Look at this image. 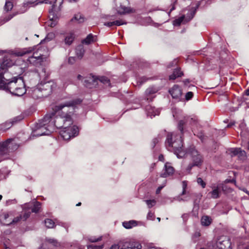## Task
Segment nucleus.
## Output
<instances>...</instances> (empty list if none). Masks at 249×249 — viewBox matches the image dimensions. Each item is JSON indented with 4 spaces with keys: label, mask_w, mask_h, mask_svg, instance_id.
<instances>
[{
    "label": "nucleus",
    "mask_w": 249,
    "mask_h": 249,
    "mask_svg": "<svg viewBox=\"0 0 249 249\" xmlns=\"http://www.w3.org/2000/svg\"><path fill=\"white\" fill-rule=\"evenodd\" d=\"M174 172V168L171 166L169 163H165L164 165V169L162 173L160 174V177L162 178H167L168 176L172 175Z\"/></svg>",
    "instance_id": "4468645a"
},
{
    "label": "nucleus",
    "mask_w": 249,
    "mask_h": 249,
    "mask_svg": "<svg viewBox=\"0 0 249 249\" xmlns=\"http://www.w3.org/2000/svg\"><path fill=\"white\" fill-rule=\"evenodd\" d=\"M79 99H75L64 104L55 106L53 108V111L47 114L42 119V124H55L59 123L58 120L62 119L64 124H72L73 107L81 102Z\"/></svg>",
    "instance_id": "f257e3e1"
},
{
    "label": "nucleus",
    "mask_w": 249,
    "mask_h": 249,
    "mask_svg": "<svg viewBox=\"0 0 249 249\" xmlns=\"http://www.w3.org/2000/svg\"><path fill=\"white\" fill-rule=\"evenodd\" d=\"M183 126L178 125V129L181 134H177L175 132L169 133L165 141V146L168 150L174 152L178 158H182L185 155V152L182 149L181 136L184 129Z\"/></svg>",
    "instance_id": "f03ea898"
},
{
    "label": "nucleus",
    "mask_w": 249,
    "mask_h": 249,
    "mask_svg": "<svg viewBox=\"0 0 249 249\" xmlns=\"http://www.w3.org/2000/svg\"><path fill=\"white\" fill-rule=\"evenodd\" d=\"M119 246L117 244H114L109 249H119Z\"/></svg>",
    "instance_id": "e2e57ef3"
},
{
    "label": "nucleus",
    "mask_w": 249,
    "mask_h": 249,
    "mask_svg": "<svg viewBox=\"0 0 249 249\" xmlns=\"http://www.w3.org/2000/svg\"><path fill=\"white\" fill-rule=\"evenodd\" d=\"M16 15V14H12V15H9L8 16L6 17L5 18H0V25H2L4 23L9 21L10 19H11L15 16Z\"/></svg>",
    "instance_id": "f704fd0d"
},
{
    "label": "nucleus",
    "mask_w": 249,
    "mask_h": 249,
    "mask_svg": "<svg viewBox=\"0 0 249 249\" xmlns=\"http://www.w3.org/2000/svg\"><path fill=\"white\" fill-rule=\"evenodd\" d=\"M146 110L147 111V116H150L151 118L152 116H155L160 114V111L159 109H156L154 107L148 106L146 107Z\"/></svg>",
    "instance_id": "a211bd4d"
},
{
    "label": "nucleus",
    "mask_w": 249,
    "mask_h": 249,
    "mask_svg": "<svg viewBox=\"0 0 249 249\" xmlns=\"http://www.w3.org/2000/svg\"><path fill=\"white\" fill-rule=\"evenodd\" d=\"M176 63H177L176 60H174L170 64V65L168 66V67L169 68L173 66L174 65H176Z\"/></svg>",
    "instance_id": "774afa93"
},
{
    "label": "nucleus",
    "mask_w": 249,
    "mask_h": 249,
    "mask_svg": "<svg viewBox=\"0 0 249 249\" xmlns=\"http://www.w3.org/2000/svg\"><path fill=\"white\" fill-rule=\"evenodd\" d=\"M99 81L107 86H110V81L105 76H102L97 79Z\"/></svg>",
    "instance_id": "c9c22d12"
},
{
    "label": "nucleus",
    "mask_w": 249,
    "mask_h": 249,
    "mask_svg": "<svg viewBox=\"0 0 249 249\" xmlns=\"http://www.w3.org/2000/svg\"><path fill=\"white\" fill-rule=\"evenodd\" d=\"M187 152L190 154L192 161V163L189 164L186 168V171L190 173L193 167L201 166L203 162L204 158L203 155L193 145L187 149Z\"/></svg>",
    "instance_id": "39448f33"
},
{
    "label": "nucleus",
    "mask_w": 249,
    "mask_h": 249,
    "mask_svg": "<svg viewBox=\"0 0 249 249\" xmlns=\"http://www.w3.org/2000/svg\"><path fill=\"white\" fill-rule=\"evenodd\" d=\"M9 128L10 127L6 128L5 125H0V133H3Z\"/></svg>",
    "instance_id": "864d4df0"
},
{
    "label": "nucleus",
    "mask_w": 249,
    "mask_h": 249,
    "mask_svg": "<svg viewBox=\"0 0 249 249\" xmlns=\"http://www.w3.org/2000/svg\"><path fill=\"white\" fill-rule=\"evenodd\" d=\"M239 156V157H241V158H244L246 156V153L244 151H242L241 149H240V153L238 154V155Z\"/></svg>",
    "instance_id": "5fc2aeb1"
},
{
    "label": "nucleus",
    "mask_w": 249,
    "mask_h": 249,
    "mask_svg": "<svg viewBox=\"0 0 249 249\" xmlns=\"http://www.w3.org/2000/svg\"><path fill=\"white\" fill-rule=\"evenodd\" d=\"M19 146V144L16 139L10 138L0 142V161L5 159L2 158L3 156L17 150Z\"/></svg>",
    "instance_id": "7ed1b4c3"
},
{
    "label": "nucleus",
    "mask_w": 249,
    "mask_h": 249,
    "mask_svg": "<svg viewBox=\"0 0 249 249\" xmlns=\"http://www.w3.org/2000/svg\"><path fill=\"white\" fill-rule=\"evenodd\" d=\"M182 111L180 110H177L176 108L173 110V117L175 119L178 120V124H193L199 123L197 118L196 117H185L183 120L181 119L180 115Z\"/></svg>",
    "instance_id": "1a4fd4ad"
},
{
    "label": "nucleus",
    "mask_w": 249,
    "mask_h": 249,
    "mask_svg": "<svg viewBox=\"0 0 249 249\" xmlns=\"http://www.w3.org/2000/svg\"><path fill=\"white\" fill-rule=\"evenodd\" d=\"M19 76H14L11 79H7L6 77L2 81L1 88L0 89L9 90L10 92L18 86V81L19 80Z\"/></svg>",
    "instance_id": "9d476101"
},
{
    "label": "nucleus",
    "mask_w": 249,
    "mask_h": 249,
    "mask_svg": "<svg viewBox=\"0 0 249 249\" xmlns=\"http://www.w3.org/2000/svg\"><path fill=\"white\" fill-rule=\"evenodd\" d=\"M75 38L74 34L73 33H69L64 35L62 42L67 46H70Z\"/></svg>",
    "instance_id": "2eb2a0df"
},
{
    "label": "nucleus",
    "mask_w": 249,
    "mask_h": 249,
    "mask_svg": "<svg viewBox=\"0 0 249 249\" xmlns=\"http://www.w3.org/2000/svg\"><path fill=\"white\" fill-rule=\"evenodd\" d=\"M183 75V72L178 69H176L173 73L169 76L170 80H175L177 77H180Z\"/></svg>",
    "instance_id": "5701e85b"
},
{
    "label": "nucleus",
    "mask_w": 249,
    "mask_h": 249,
    "mask_svg": "<svg viewBox=\"0 0 249 249\" xmlns=\"http://www.w3.org/2000/svg\"><path fill=\"white\" fill-rule=\"evenodd\" d=\"M23 210L24 211V213L22 215V220L25 221L30 216L31 212L27 208L26 204L23 206Z\"/></svg>",
    "instance_id": "b1692460"
},
{
    "label": "nucleus",
    "mask_w": 249,
    "mask_h": 249,
    "mask_svg": "<svg viewBox=\"0 0 249 249\" xmlns=\"http://www.w3.org/2000/svg\"><path fill=\"white\" fill-rule=\"evenodd\" d=\"M142 246L136 242H125L120 249H141Z\"/></svg>",
    "instance_id": "dca6fc26"
},
{
    "label": "nucleus",
    "mask_w": 249,
    "mask_h": 249,
    "mask_svg": "<svg viewBox=\"0 0 249 249\" xmlns=\"http://www.w3.org/2000/svg\"><path fill=\"white\" fill-rule=\"evenodd\" d=\"M21 220H22V214H20L19 216H17L16 217L14 218L12 220H11L10 222L6 221L4 223V225L9 226V225H10L12 224H16Z\"/></svg>",
    "instance_id": "2f4dec72"
},
{
    "label": "nucleus",
    "mask_w": 249,
    "mask_h": 249,
    "mask_svg": "<svg viewBox=\"0 0 249 249\" xmlns=\"http://www.w3.org/2000/svg\"><path fill=\"white\" fill-rule=\"evenodd\" d=\"M197 182L198 184L200 185L203 188L205 187L206 183L201 178H197Z\"/></svg>",
    "instance_id": "de8ad7c7"
},
{
    "label": "nucleus",
    "mask_w": 249,
    "mask_h": 249,
    "mask_svg": "<svg viewBox=\"0 0 249 249\" xmlns=\"http://www.w3.org/2000/svg\"><path fill=\"white\" fill-rule=\"evenodd\" d=\"M40 57H41V56H35V54H34V55H33V56H32V57H30V58H29V61L30 62H31V59H33V58H36V59H40Z\"/></svg>",
    "instance_id": "0e129e2a"
},
{
    "label": "nucleus",
    "mask_w": 249,
    "mask_h": 249,
    "mask_svg": "<svg viewBox=\"0 0 249 249\" xmlns=\"http://www.w3.org/2000/svg\"><path fill=\"white\" fill-rule=\"evenodd\" d=\"M25 204L28 209L31 210V212L35 213H37L39 212L41 206V203L37 201Z\"/></svg>",
    "instance_id": "f3484780"
},
{
    "label": "nucleus",
    "mask_w": 249,
    "mask_h": 249,
    "mask_svg": "<svg viewBox=\"0 0 249 249\" xmlns=\"http://www.w3.org/2000/svg\"><path fill=\"white\" fill-rule=\"evenodd\" d=\"M18 81V86L15 89L12 90L10 93L18 96H21L26 93V89L25 88V84L22 77H19V80Z\"/></svg>",
    "instance_id": "9b49d317"
},
{
    "label": "nucleus",
    "mask_w": 249,
    "mask_h": 249,
    "mask_svg": "<svg viewBox=\"0 0 249 249\" xmlns=\"http://www.w3.org/2000/svg\"><path fill=\"white\" fill-rule=\"evenodd\" d=\"M159 142V140L158 138H156L153 139L151 143V146L152 148H154L156 146V144H157Z\"/></svg>",
    "instance_id": "8fccbe9b"
},
{
    "label": "nucleus",
    "mask_w": 249,
    "mask_h": 249,
    "mask_svg": "<svg viewBox=\"0 0 249 249\" xmlns=\"http://www.w3.org/2000/svg\"><path fill=\"white\" fill-rule=\"evenodd\" d=\"M231 152L233 156L238 155V154L240 152V148H232L231 149Z\"/></svg>",
    "instance_id": "49530a36"
},
{
    "label": "nucleus",
    "mask_w": 249,
    "mask_h": 249,
    "mask_svg": "<svg viewBox=\"0 0 249 249\" xmlns=\"http://www.w3.org/2000/svg\"><path fill=\"white\" fill-rule=\"evenodd\" d=\"M131 12V9L130 7H127L125 6L121 7V9L118 11V13L121 15L129 13Z\"/></svg>",
    "instance_id": "e433bc0d"
},
{
    "label": "nucleus",
    "mask_w": 249,
    "mask_h": 249,
    "mask_svg": "<svg viewBox=\"0 0 249 249\" xmlns=\"http://www.w3.org/2000/svg\"><path fill=\"white\" fill-rule=\"evenodd\" d=\"M9 213H3V216L4 219V220H6L7 219H8L9 217Z\"/></svg>",
    "instance_id": "69168bd1"
},
{
    "label": "nucleus",
    "mask_w": 249,
    "mask_h": 249,
    "mask_svg": "<svg viewBox=\"0 0 249 249\" xmlns=\"http://www.w3.org/2000/svg\"><path fill=\"white\" fill-rule=\"evenodd\" d=\"M216 245L219 249H231L230 239L227 236L220 237L216 241Z\"/></svg>",
    "instance_id": "f8f14e48"
},
{
    "label": "nucleus",
    "mask_w": 249,
    "mask_h": 249,
    "mask_svg": "<svg viewBox=\"0 0 249 249\" xmlns=\"http://www.w3.org/2000/svg\"><path fill=\"white\" fill-rule=\"evenodd\" d=\"M57 129H60L59 134L61 137L65 140H69L71 137H74L78 134L79 128L77 125H68L67 127L62 126Z\"/></svg>",
    "instance_id": "6e6552de"
},
{
    "label": "nucleus",
    "mask_w": 249,
    "mask_h": 249,
    "mask_svg": "<svg viewBox=\"0 0 249 249\" xmlns=\"http://www.w3.org/2000/svg\"><path fill=\"white\" fill-rule=\"evenodd\" d=\"M145 202H146V203L148 207L149 208H150L152 207L156 203V201L154 199H152V200H145Z\"/></svg>",
    "instance_id": "58836bf2"
},
{
    "label": "nucleus",
    "mask_w": 249,
    "mask_h": 249,
    "mask_svg": "<svg viewBox=\"0 0 249 249\" xmlns=\"http://www.w3.org/2000/svg\"><path fill=\"white\" fill-rule=\"evenodd\" d=\"M102 239V236H100L98 238H95V237H90L88 238V240L90 242H97Z\"/></svg>",
    "instance_id": "a19ab883"
},
{
    "label": "nucleus",
    "mask_w": 249,
    "mask_h": 249,
    "mask_svg": "<svg viewBox=\"0 0 249 249\" xmlns=\"http://www.w3.org/2000/svg\"><path fill=\"white\" fill-rule=\"evenodd\" d=\"M46 242H47L49 243L53 244V246H56L57 244V241L53 238H46Z\"/></svg>",
    "instance_id": "37998d69"
},
{
    "label": "nucleus",
    "mask_w": 249,
    "mask_h": 249,
    "mask_svg": "<svg viewBox=\"0 0 249 249\" xmlns=\"http://www.w3.org/2000/svg\"><path fill=\"white\" fill-rule=\"evenodd\" d=\"M104 247V245L101 246H95L93 245H90L88 246V249H102Z\"/></svg>",
    "instance_id": "79ce46f5"
},
{
    "label": "nucleus",
    "mask_w": 249,
    "mask_h": 249,
    "mask_svg": "<svg viewBox=\"0 0 249 249\" xmlns=\"http://www.w3.org/2000/svg\"><path fill=\"white\" fill-rule=\"evenodd\" d=\"M193 96V93L191 91H189L186 93L185 95V99L187 101H188L192 99Z\"/></svg>",
    "instance_id": "09e8293b"
},
{
    "label": "nucleus",
    "mask_w": 249,
    "mask_h": 249,
    "mask_svg": "<svg viewBox=\"0 0 249 249\" xmlns=\"http://www.w3.org/2000/svg\"><path fill=\"white\" fill-rule=\"evenodd\" d=\"M169 92L173 99L178 101L180 100L182 92L181 88L179 86L175 85L169 90Z\"/></svg>",
    "instance_id": "ddd939ff"
},
{
    "label": "nucleus",
    "mask_w": 249,
    "mask_h": 249,
    "mask_svg": "<svg viewBox=\"0 0 249 249\" xmlns=\"http://www.w3.org/2000/svg\"><path fill=\"white\" fill-rule=\"evenodd\" d=\"M189 214L188 213H184L182 215V218H183L184 221L187 220Z\"/></svg>",
    "instance_id": "052dcab7"
},
{
    "label": "nucleus",
    "mask_w": 249,
    "mask_h": 249,
    "mask_svg": "<svg viewBox=\"0 0 249 249\" xmlns=\"http://www.w3.org/2000/svg\"><path fill=\"white\" fill-rule=\"evenodd\" d=\"M84 53L85 50L83 46L80 45L76 48V54L79 59H81L83 57Z\"/></svg>",
    "instance_id": "393cba45"
},
{
    "label": "nucleus",
    "mask_w": 249,
    "mask_h": 249,
    "mask_svg": "<svg viewBox=\"0 0 249 249\" xmlns=\"http://www.w3.org/2000/svg\"><path fill=\"white\" fill-rule=\"evenodd\" d=\"M56 130V125H34L32 127V135L36 137L49 135Z\"/></svg>",
    "instance_id": "0eeeda50"
},
{
    "label": "nucleus",
    "mask_w": 249,
    "mask_h": 249,
    "mask_svg": "<svg viewBox=\"0 0 249 249\" xmlns=\"http://www.w3.org/2000/svg\"><path fill=\"white\" fill-rule=\"evenodd\" d=\"M201 1H198L197 2L195 7L190 8V15L188 16V19H192L194 17L197 9L198 8L201 4Z\"/></svg>",
    "instance_id": "412c9836"
},
{
    "label": "nucleus",
    "mask_w": 249,
    "mask_h": 249,
    "mask_svg": "<svg viewBox=\"0 0 249 249\" xmlns=\"http://www.w3.org/2000/svg\"><path fill=\"white\" fill-rule=\"evenodd\" d=\"M190 8H189V9L188 10V13L185 15V22H188L190 20H191V19H188V16H190Z\"/></svg>",
    "instance_id": "6e6d98bb"
},
{
    "label": "nucleus",
    "mask_w": 249,
    "mask_h": 249,
    "mask_svg": "<svg viewBox=\"0 0 249 249\" xmlns=\"http://www.w3.org/2000/svg\"><path fill=\"white\" fill-rule=\"evenodd\" d=\"M33 51V49L32 48H25L21 51L16 52L14 54L16 56H22L26 53H31Z\"/></svg>",
    "instance_id": "4be33fe9"
},
{
    "label": "nucleus",
    "mask_w": 249,
    "mask_h": 249,
    "mask_svg": "<svg viewBox=\"0 0 249 249\" xmlns=\"http://www.w3.org/2000/svg\"><path fill=\"white\" fill-rule=\"evenodd\" d=\"M54 16L50 19V22L48 23V26L51 27H53L56 25L57 22L55 20L53 19Z\"/></svg>",
    "instance_id": "a18cd8bd"
},
{
    "label": "nucleus",
    "mask_w": 249,
    "mask_h": 249,
    "mask_svg": "<svg viewBox=\"0 0 249 249\" xmlns=\"http://www.w3.org/2000/svg\"><path fill=\"white\" fill-rule=\"evenodd\" d=\"M54 86L51 81L41 83L34 90L33 96H36L37 98L46 97L52 93Z\"/></svg>",
    "instance_id": "423d86ee"
},
{
    "label": "nucleus",
    "mask_w": 249,
    "mask_h": 249,
    "mask_svg": "<svg viewBox=\"0 0 249 249\" xmlns=\"http://www.w3.org/2000/svg\"><path fill=\"white\" fill-rule=\"evenodd\" d=\"M13 7V4L10 1H6L4 6V10L6 12H8L12 10Z\"/></svg>",
    "instance_id": "4c0bfd02"
},
{
    "label": "nucleus",
    "mask_w": 249,
    "mask_h": 249,
    "mask_svg": "<svg viewBox=\"0 0 249 249\" xmlns=\"http://www.w3.org/2000/svg\"><path fill=\"white\" fill-rule=\"evenodd\" d=\"M185 14H184L178 18L176 19L173 22L174 25L178 26L182 22L185 23Z\"/></svg>",
    "instance_id": "473e14b6"
},
{
    "label": "nucleus",
    "mask_w": 249,
    "mask_h": 249,
    "mask_svg": "<svg viewBox=\"0 0 249 249\" xmlns=\"http://www.w3.org/2000/svg\"><path fill=\"white\" fill-rule=\"evenodd\" d=\"M182 189H186L187 186V181L184 180L182 182Z\"/></svg>",
    "instance_id": "13d9d810"
},
{
    "label": "nucleus",
    "mask_w": 249,
    "mask_h": 249,
    "mask_svg": "<svg viewBox=\"0 0 249 249\" xmlns=\"http://www.w3.org/2000/svg\"><path fill=\"white\" fill-rule=\"evenodd\" d=\"M12 55L7 56L0 59V82L4 81V79L6 77L4 76V74L6 71L9 68L14 67L15 70H20V67L15 65L16 61L13 58ZM0 88H1V84H0Z\"/></svg>",
    "instance_id": "20e7f679"
},
{
    "label": "nucleus",
    "mask_w": 249,
    "mask_h": 249,
    "mask_svg": "<svg viewBox=\"0 0 249 249\" xmlns=\"http://www.w3.org/2000/svg\"><path fill=\"white\" fill-rule=\"evenodd\" d=\"M54 37V34L53 33H49L47 35L46 38L44 40L41 41V43H42L43 41H50Z\"/></svg>",
    "instance_id": "ea45409f"
},
{
    "label": "nucleus",
    "mask_w": 249,
    "mask_h": 249,
    "mask_svg": "<svg viewBox=\"0 0 249 249\" xmlns=\"http://www.w3.org/2000/svg\"><path fill=\"white\" fill-rule=\"evenodd\" d=\"M76 61L75 57H70L68 59V62L70 64H73Z\"/></svg>",
    "instance_id": "603ef678"
},
{
    "label": "nucleus",
    "mask_w": 249,
    "mask_h": 249,
    "mask_svg": "<svg viewBox=\"0 0 249 249\" xmlns=\"http://www.w3.org/2000/svg\"><path fill=\"white\" fill-rule=\"evenodd\" d=\"M158 90V88L154 86H152L148 88L145 90V93L146 95H150L156 93Z\"/></svg>",
    "instance_id": "c756f323"
},
{
    "label": "nucleus",
    "mask_w": 249,
    "mask_h": 249,
    "mask_svg": "<svg viewBox=\"0 0 249 249\" xmlns=\"http://www.w3.org/2000/svg\"><path fill=\"white\" fill-rule=\"evenodd\" d=\"M209 194H211V197L214 199L217 198L219 196V191L218 186L213 187V191L210 192Z\"/></svg>",
    "instance_id": "a878e982"
},
{
    "label": "nucleus",
    "mask_w": 249,
    "mask_h": 249,
    "mask_svg": "<svg viewBox=\"0 0 249 249\" xmlns=\"http://www.w3.org/2000/svg\"><path fill=\"white\" fill-rule=\"evenodd\" d=\"M44 223L47 228H53L55 226L54 222L51 219L49 218L45 219Z\"/></svg>",
    "instance_id": "72a5a7b5"
},
{
    "label": "nucleus",
    "mask_w": 249,
    "mask_h": 249,
    "mask_svg": "<svg viewBox=\"0 0 249 249\" xmlns=\"http://www.w3.org/2000/svg\"><path fill=\"white\" fill-rule=\"evenodd\" d=\"M61 226L64 227L65 229H67L69 227V224L66 223H61V224H59Z\"/></svg>",
    "instance_id": "680f3d73"
},
{
    "label": "nucleus",
    "mask_w": 249,
    "mask_h": 249,
    "mask_svg": "<svg viewBox=\"0 0 249 249\" xmlns=\"http://www.w3.org/2000/svg\"><path fill=\"white\" fill-rule=\"evenodd\" d=\"M38 4V3L36 2V1H28L27 2H24L23 3V7L24 8H25L24 12L26 11L28 8L34 6Z\"/></svg>",
    "instance_id": "7c9ffc66"
},
{
    "label": "nucleus",
    "mask_w": 249,
    "mask_h": 249,
    "mask_svg": "<svg viewBox=\"0 0 249 249\" xmlns=\"http://www.w3.org/2000/svg\"><path fill=\"white\" fill-rule=\"evenodd\" d=\"M114 25L116 26H120L121 25L126 24V22L123 20L122 19L120 20H116L114 21Z\"/></svg>",
    "instance_id": "c03bdc74"
},
{
    "label": "nucleus",
    "mask_w": 249,
    "mask_h": 249,
    "mask_svg": "<svg viewBox=\"0 0 249 249\" xmlns=\"http://www.w3.org/2000/svg\"><path fill=\"white\" fill-rule=\"evenodd\" d=\"M107 19L109 20L110 21H114L116 20V17L114 15L112 16H108V18H107Z\"/></svg>",
    "instance_id": "bf43d9fd"
},
{
    "label": "nucleus",
    "mask_w": 249,
    "mask_h": 249,
    "mask_svg": "<svg viewBox=\"0 0 249 249\" xmlns=\"http://www.w3.org/2000/svg\"><path fill=\"white\" fill-rule=\"evenodd\" d=\"M164 187V186H160L159 187L157 190H156V194H159L160 193L161 190L162 189V188Z\"/></svg>",
    "instance_id": "338daca9"
},
{
    "label": "nucleus",
    "mask_w": 249,
    "mask_h": 249,
    "mask_svg": "<svg viewBox=\"0 0 249 249\" xmlns=\"http://www.w3.org/2000/svg\"><path fill=\"white\" fill-rule=\"evenodd\" d=\"M123 225L124 228L127 229H131L133 227L137 225L136 221L135 220H131L128 222H124Z\"/></svg>",
    "instance_id": "c85d7f7f"
},
{
    "label": "nucleus",
    "mask_w": 249,
    "mask_h": 249,
    "mask_svg": "<svg viewBox=\"0 0 249 249\" xmlns=\"http://www.w3.org/2000/svg\"><path fill=\"white\" fill-rule=\"evenodd\" d=\"M201 224L203 226H208L212 222V219L208 216H203L201 220Z\"/></svg>",
    "instance_id": "cd10ccee"
},
{
    "label": "nucleus",
    "mask_w": 249,
    "mask_h": 249,
    "mask_svg": "<svg viewBox=\"0 0 249 249\" xmlns=\"http://www.w3.org/2000/svg\"><path fill=\"white\" fill-rule=\"evenodd\" d=\"M71 20L72 21H76L78 23H81L85 21V18L81 14L78 13L74 16Z\"/></svg>",
    "instance_id": "bb28decb"
},
{
    "label": "nucleus",
    "mask_w": 249,
    "mask_h": 249,
    "mask_svg": "<svg viewBox=\"0 0 249 249\" xmlns=\"http://www.w3.org/2000/svg\"><path fill=\"white\" fill-rule=\"evenodd\" d=\"M201 1H198L197 2L195 7L190 8V15L188 16V19H192L194 17L197 9L198 8L201 4Z\"/></svg>",
    "instance_id": "aec40b11"
},
{
    "label": "nucleus",
    "mask_w": 249,
    "mask_h": 249,
    "mask_svg": "<svg viewBox=\"0 0 249 249\" xmlns=\"http://www.w3.org/2000/svg\"><path fill=\"white\" fill-rule=\"evenodd\" d=\"M104 25L106 26H107V27H112L114 25V21H107V22H106L104 23Z\"/></svg>",
    "instance_id": "3c124183"
},
{
    "label": "nucleus",
    "mask_w": 249,
    "mask_h": 249,
    "mask_svg": "<svg viewBox=\"0 0 249 249\" xmlns=\"http://www.w3.org/2000/svg\"><path fill=\"white\" fill-rule=\"evenodd\" d=\"M96 36H94L92 34H89L84 39L82 40V43L85 45H89L90 43L96 42Z\"/></svg>",
    "instance_id": "6ab92c4d"
},
{
    "label": "nucleus",
    "mask_w": 249,
    "mask_h": 249,
    "mask_svg": "<svg viewBox=\"0 0 249 249\" xmlns=\"http://www.w3.org/2000/svg\"><path fill=\"white\" fill-rule=\"evenodd\" d=\"M153 217L154 214L152 213L151 212H149L147 215V218L149 220H151L152 219Z\"/></svg>",
    "instance_id": "4d7b16f0"
}]
</instances>
